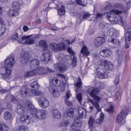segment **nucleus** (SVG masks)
I'll return each mask as SVG.
<instances>
[{"label": "nucleus", "instance_id": "1a4fd4ad", "mask_svg": "<svg viewBox=\"0 0 131 131\" xmlns=\"http://www.w3.org/2000/svg\"><path fill=\"white\" fill-rule=\"evenodd\" d=\"M40 63L39 61L37 59H34L31 60L29 64L30 68L34 70L37 69L39 66Z\"/></svg>", "mask_w": 131, "mask_h": 131}, {"label": "nucleus", "instance_id": "4be33fe9", "mask_svg": "<svg viewBox=\"0 0 131 131\" xmlns=\"http://www.w3.org/2000/svg\"><path fill=\"white\" fill-rule=\"evenodd\" d=\"M105 42L104 39L103 37H99L96 38L95 41V45L97 46H101Z\"/></svg>", "mask_w": 131, "mask_h": 131}, {"label": "nucleus", "instance_id": "b1692460", "mask_svg": "<svg viewBox=\"0 0 131 131\" xmlns=\"http://www.w3.org/2000/svg\"><path fill=\"white\" fill-rule=\"evenodd\" d=\"M16 113L19 114H22L25 113V108L23 106L20 105L16 104Z\"/></svg>", "mask_w": 131, "mask_h": 131}, {"label": "nucleus", "instance_id": "5fc2aeb1", "mask_svg": "<svg viewBox=\"0 0 131 131\" xmlns=\"http://www.w3.org/2000/svg\"><path fill=\"white\" fill-rule=\"evenodd\" d=\"M95 101H97V102L98 103V102H99L100 100L101 99V98L97 96L96 95V94H95V95H94L92 97Z\"/></svg>", "mask_w": 131, "mask_h": 131}, {"label": "nucleus", "instance_id": "58836bf2", "mask_svg": "<svg viewBox=\"0 0 131 131\" xmlns=\"http://www.w3.org/2000/svg\"><path fill=\"white\" fill-rule=\"evenodd\" d=\"M104 116V114L102 112H101L100 117L99 118L96 120V123L99 124H101L103 120Z\"/></svg>", "mask_w": 131, "mask_h": 131}, {"label": "nucleus", "instance_id": "680f3d73", "mask_svg": "<svg viewBox=\"0 0 131 131\" xmlns=\"http://www.w3.org/2000/svg\"><path fill=\"white\" fill-rule=\"evenodd\" d=\"M107 24L105 23H100L99 24V26L101 28H104L105 27L106 25Z\"/></svg>", "mask_w": 131, "mask_h": 131}, {"label": "nucleus", "instance_id": "f03ea898", "mask_svg": "<svg viewBox=\"0 0 131 131\" xmlns=\"http://www.w3.org/2000/svg\"><path fill=\"white\" fill-rule=\"evenodd\" d=\"M12 73V71L10 68L7 67H2L0 68V77L4 80L8 79Z\"/></svg>", "mask_w": 131, "mask_h": 131}, {"label": "nucleus", "instance_id": "9d476101", "mask_svg": "<svg viewBox=\"0 0 131 131\" xmlns=\"http://www.w3.org/2000/svg\"><path fill=\"white\" fill-rule=\"evenodd\" d=\"M15 61L13 57L8 58L5 60V64L7 66V68L12 67L15 63Z\"/></svg>", "mask_w": 131, "mask_h": 131}, {"label": "nucleus", "instance_id": "c756f323", "mask_svg": "<svg viewBox=\"0 0 131 131\" xmlns=\"http://www.w3.org/2000/svg\"><path fill=\"white\" fill-rule=\"evenodd\" d=\"M12 116V115L8 111H6L4 112L3 118L6 120L10 119Z\"/></svg>", "mask_w": 131, "mask_h": 131}, {"label": "nucleus", "instance_id": "f704fd0d", "mask_svg": "<svg viewBox=\"0 0 131 131\" xmlns=\"http://www.w3.org/2000/svg\"><path fill=\"white\" fill-rule=\"evenodd\" d=\"M36 73V71L35 70H33L32 71L26 72L25 73V76L26 77H28L30 76L35 75Z\"/></svg>", "mask_w": 131, "mask_h": 131}, {"label": "nucleus", "instance_id": "f257e3e1", "mask_svg": "<svg viewBox=\"0 0 131 131\" xmlns=\"http://www.w3.org/2000/svg\"><path fill=\"white\" fill-rule=\"evenodd\" d=\"M35 115L36 113L30 115V116L27 115H23L20 117V120L24 124L27 125L31 122H36L38 119Z\"/></svg>", "mask_w": 131, "mask_h": 131}, {"label": "nucleus", "instance_id": "49530a36", "mask_svg": "<svg viewBox=\"0 0 131 131\" xmlns=\"http://www.w3.org/2000/svg\"><path fill=\"white\" fill-rule=\"evenodd\" d=\"M32 94L36 96L40 95L42 93L41 92L36 90H32L31 91Z\"/></svg>", "mask_w": 131, "mask_h": 131}, {"label": "nucleus", "instance_id": "0e129e2a", "mask_svg": "<svg viewBox=\"0 0 131 131\" xmlns=\"http://www.w3.org/2000/svg\"><path fill=\"white\" fill-rule=\"evenodd\" d=\"M55 80L56 81V86H59L60 85V81L58 79H57L56 78H54Z\"/></svg>", "mask_w": 131, "mask_h": 131}, {"label": "nucleus", "instance_id": "a211bd4d", "mask_svg": "<svg viewBox=\"0 0 131 131\" xmlns=\"http://www.w3.org/2000/svg\"><path fill=\"white\" fill-rule=\"evenodd\" d=\"M78 110L79 115L80 117L85 118L87 115L85 109L81 107H79L78 108Z\"/></svg>", "mask_w": 131, "mask_h": 131}, {"label": "nucleus", "instance_id": "423d86ee", "mask_svg": "<svg viewBox=\"0 0 131 131\" xmlns=\"http://www.w3.org/2000/svg\"><path fill=\"white\" fill-rule=\"evenodd\" d=\"M99 86L97 88H93L91 87L88 89L87 90V92L89 94L90 96L92 97L95 94H97L100 91V89L102 88L103 87L100 86V83L98 84Z\"/></svg>", "mask_w": 131, "mask_h": 131}, {"label": "nucleus", "instance_id": "3c124183", "mask_svg": "<svg viewBox=\"0 0 131 131\" xmlns=\"http://www.w3.org/2000/svg\"><path fill=\"white\" fill-rule=\"evenodd\" d=\"M91 16V14L89 13H85L82 15V18L84 19H88Z\"/></svg>", "mask_w": 131, "mask_h": 131}, {"label": "nucleus", "instance_id": "c03bdc74", "mask_svg": "<svg viewBox=\"0 0 131 131\" xmlns=\"http://www.w3.org/2000/svg\"><path fill=\"white\" fill-rule=\"evenodd\" d=\"M94 122V119L91 117H90L88 122V124L89 125V127L90 129L92 128V127Z\"/></svg>", "mask_w": 131, "mask_h": 131}, {"label": "nucleus", "instance_id": "f3484780", "mask_svg": "<svg viewBox=\"0 0 131 131\" xmlns=\"http://www.w3.org/2000/svg\"><path fill=\"white\" fill-rule=\"evenodd\" d=\"M21 34L22 32L21 29H17L12 36V39L13 41H18L19 39L18 35H20Z\"/></svg>", "mask_w": 131, "mask_h": 131}, {"label": "nucleus", "instance_id": "39448f33", "mask_svg": "<svg viewBox=\"0 0 131 131\" xmlns=\"http://www.w3.org/2000/svg\"><path fill=\"white\" fill-rule=\"evenodd\" d=\"M50 51L48 49L44 50L43 53L40 57L41 61H43L44 63H47L50 60Z\"/></svg>", "mask_w": 131, "mask_h": 131}, {"label": "nucleus", "instance_id": "a878e982", "mask_svg": "<svg viewBox=\"0 0 131 131\" xmlns=\"http://www.w3.org/2000/svg\"><path fill=\"white\" fill-rule=\"evenodd\" d=\"M59 44L56 43H51L50 44L51 49L54 51H59Z\"/></svg>", "mask_w": 131, "mask_h": 131}, {"label": "nucleus", "instance_id": "6ab92c4d", "mask_svg": "<svg viewBox=\"0 0 131 131\" xmlns=\"http://www.w3.org/2000/svg\"><path fill=\"white\" fill-rule=\"evenodd\" d=\"M124 54V52L122 50L120 49L118 50L117 52V54L118 56L117 61L119 64L121 63L123 61V55Z\"/></svg>", "mask_w": 131, "mask_h": 131}, {"label": "nucleus", "instance_id": "603ef678", "mask_svg": "<svg viewBox=\"0 0 131 131\" xmlns=\"http://www.w3.org/2000/svg\"><path fill=\"white\" fill-rule=\"evenodd\" d=\"M62 122L63 123V125L65 126H67L70 124L69 120H63L62 121Z\"/></svg>", "mask_w": 131, "mask_h": 131}, {"label": "nucleus", "instance_id": "338daca9", "mask_svg": "<svg viewBox=\"0 0 131 131\" xmlns=\"http://www.w3.org/2000/svg\"><path fill=\"white\" fill-rule=\"evenodd\" d=\"M71 94L70 91H68L66 93V99H69L70 97L71 96Z\"/></svg>", "mask_w": 131, "mask_h": 131}, {"label": "nucleus", "instance_id": "dca6fc26", "mask_svg": "<svg viewBox=\"0 0 131 131\" xmlns=\"http://www.w3.org/2000/svg\"><path fill=\"white\" fill-rule=\"evenodd\" d=\"M127 115H125L124 112L122 111L118 115L116 122L119 123H121L123 121H124V119L125 116Z\"/></svg>", "mask_w": 131, "mask_h": 131}, {"label": "nucleus", "instance_id": "4468645a", "mask_svg": "<svg viewBox=\"0 0 131 131\" xmlns=\"http://www.w3.org/2000/svg\"><path fill=\"white\" fill-rule=\"evenodd\" d=\"M107 34L111 37L115 38L118 35V34L117 30L114 28H110L107 31Z\"/></svg>", "mask_w": 131, "mask_h": 131}, {"label": "nucleus", "instance_id": "de8ad7c7", "mask_svg": "<svg viewBox=\"0 0 131 131\" xmlns=\"http://www.w3.org/2000/svg\"><path fill=\"white\" fill-rule=\"evenodd\" d=\"M56 86L54 85H50L49 88V91L51 94H52L56 91Z\"/></svg>", "mask_w": 131, "mask_h": 131}, {"label": "nucleus", "instance_id": "6e6552de", "mask_svg": "<svg viewBox=\"0 0 131 131\" xmlns=\"http://www.w3.org/2000/svg\"><path fill=\"white\" fill-rule=\"evenodd\" d=\"M38 103L40 106L43 108L48 107L49 104V101L43 97H41L39 99Z\"/></svg>", "mask_w": 131, "mask_h": 131}, {"label": "nucleus", "instance_id": "aec40b11", "mask_svg": "<svg viewBox=\"0 0 131 131\" xmlns=\"http://www.w3.org/2000/svg\"><path fill=\"white\" fill-rule=\"evenodd\" d=\"M87 101L88 102L91 103L95 106L97 111L96 113L98 112L101 111V109L99 105L96 101H93V100L90 98L87 99Z\"/></svg>", "mask_w": 131, "mask_h": 131}, {"label": "nucleus", "instance_id": "4c0bfd02", "mask_svg": "<svg viewBox=\"0 0 131 131\" xmlns=\"http://www.w3.org/2000/svg\"><path fill=\"white\" fill-rule=\"evenodd\" d=\"M74 108L71 107L67 112V115L69 117L72 118L73 117V112Z\"/></svg>", "mask_w": 131, "mask_h": 131}, {"label": "nucleus", "instance_id": "2eb2a0df", "mask_svg": "<svg viewBox=\"0 0 131 131\" xmlns=\"http://www.w3.org/2000/svg\"><path fill=\"white\" fill-rule=\"evenodd\" d=\"M54 68L56 70L59 71L61 73L65 71L67 68L66 66L60 63H56L54 64Z\"/></svg>", "mask_w": 131, "mask_h": 131}, {"label": "nucleus", "instance_id": "412c9836", "mask_svg": "<svg viewBox=\"0 0 131 131\" xmlns=\"http://www.w3.org/2000/svg\"><path fill=\"white\" fill-rule=\"evenodd\" d=\"M52 116L56 119L60 118L61 114L60 112L57 110H53L52 111Z\"/></svg>", "mask_w": 131, "mask_h": 131}, {"label": "nucleus", "instance_id": "473e14b6", "mask_svg": "<svg viewBox=\"0 0 131 131\" xmlns=\"http://www.w3.org/2000/svg\"><path fill=\"white\" fill-rule=\"evenodd\" d=\"M77 82L75 84V86L77 87L75 91L78 90L79 89L81 88V84L82 83L81 82V80L80 78H79L77 79Z\"/></svg>", "mask_w": 131, "mask_h": 131}, {"label": "nucleus", "instance_id": "0eeeda50", "mask_svg": "<svg viewBox=\"0 0 131 131\" xmlns=\"http://www.w3.org/2000/svg\"><path fill=\"white\" fill-rule=\"evenodd\" d=\"M111 54V50L105 47H102L100 49V55L104 58L110 57Z\"/></svg>", "mask_w": 131, "mask_h": 131}, {"label": "nucleus", "instance_id": "a19ab883", "mask_svg": "<svg viewBox=\"0 0 131 131\" xmlns=\"http://www.w3.org/2000/svg\"><path fill=\"white\" fill-rule=\"evenodd\" d=\"M30 85L31 88H35V89H37L39 87L38 83L36 81H34L32 82H31Z\"/></svg>", "mask_w": 131, "mask_h": 131}, {"label": "nucleus", "instance_id": "774afa93", "mask_svg": "<svg viewBox=\"0 0 131 131\" xmlns=\"http://www.w3.org/2000/svg\"><path fill=\"white\" fill-rule=\"evenodd\" d=\"M65 103L67 105L69 106H71L72 105L71 103L69 101L68 99H66Z\"/></svg>", "mask_w": 131, "mask_h": 131}, {"label": "nucleus", "instance_id": "a18cd8bd", "mask_svg": "<svg viewBox=\"0 0 131 131\" xmlns=\"http://www.w3.org/2000/svg\"><path fill=\"white\" fill-rule=\"evenodd\" d=\"M114 6L116 8L120 9H123L124 7L123 4L119 3H116L115 5Z\"/></svg>", "mask_w": 131, "mask_h": 131}, {"label": "nucleus", "instance_id": "e2e57ef3", "mask_svg": "<svg viewBox=\"0 0 131 131\" xmlns=\"http://www.w3.org/2000/svg\"><path fill=\"white\" fill-rule=\"evenodd\" d=\"M63 56V55L62 54H61L58 58V60L59 62H62L64 60V58L62 57Z\"/></svg>", "mask_w": 131, "mask_h": 131}, {"label": "nucleus", "instance_id": "e433bc0d", "mask_svg": "<svg viewBox=\"0 0 131 131\" xmlns=\"http://www.w3.org/2000/svg\"><path fill=\"white\" fill-rule=\"evenodd\" d=\"M37 71L39 74H45L47 73V69L46 68L41 67Z\"/></svg>", "mask_w": 131, "mask_h": 131}, {"label": "nucleus", "instance_id": "ddd939ff", "mask_svg": "<svg viewBox=\"0 0 131 131\" xmlns=\"http://www.w3.org/2000/svg\"><path fill=\"white\" fill-rule=\"evenodd\" d=\"M102 65H103L105 69L111 70L113 68V64L109 61L105 60L102 62Z\"/></svg>", "mask_w": 131, "mask_h": 131}, {"label": "nucleus", "instance_id": "c85d7f7f", "mask_svg": "<svg viewBox=\"0 0 131 131\" xmlns=\"http://www.w3.org/2000/svg\"><path fill=\"white\" fill-rule=\"evenodd\" d=\"M81 52L82 53L83 56H85L89 55L90 53L85 46H84L82 48Z\"/></svg>", "mask_w": 131, "mask_h": 131}, {"label": "nucleus", "instance_id": "69168bd1", "mask_svg": "<svg viewBox=\"0 0 131 131\" xmlns=\"http://www.w3.org/2000/svg\"><path fill=\"white\" fill-rule=\"evenodd\" d=\"M18 129L19 131H25L24 126H19L18 127Z\"/></svg>", "mask_w": 131, "mask_h": 131}, {"label": "nucleus", "instance_id": "f8f14e48", "mask_svg": "<svg viewBox=\"0 0 131 131\" xmlns=\"http://www.w3.org/2000/svg\"><path fill=\"white\" fill-rule=\"evenodd\" d=\"M46 111L44 110H37L36 111V115L38 119H43L46 117Z\"/></svg>", "mask_w": 131, "mask_h": 131}, {"label": "nucleus", "instance_id": "37998d69", "mask_svg": "<svg viewBox=\"0 0 131 131\" xmlns=\"http://www.w3.org/2000/svg\"><path fill=\"white\" fill-rule=\"evenodd\" d=\"M73 58L72 59L71 64L73 67H74L76 66L77 62V57L73 55Z\"/></svg>", "mask_w": 131, "mask_h": 131}, {"label": "nucleus", "instance_id": "393cba45", "mask_svg": "<svg viewBox=\"0 0 131 131\" xmlns=\"http://www.w3.org/2000/svg\"><path fill=\"white\" fill-rule=\"evenodd\" d=\"M107 42L109 43H111L115 45L116 47H118L120 46L119 42L118 40L116 39L110 38L107 40Z\"/></svg>", "mask_w": 131, "mask_h": 131}, {"label": "nucleus", "instance_id": "052dcab7", "mask_svg": "<svg viewBox=\"0 0 131 131\" xmlns=\"http://www.w3.org/2000/svg\"><path fill=\"white\" fill-rule=\"evenodd\" d=\"M67 51L70 53L72 56L74 55V52L71 48L69 47H68L67 49Z\"/></svg>", "mask_w": 131, "mask_h": 131}, {"label": "nucleus", "instance_id": "cd10ccee", "mask_svg": "<svg viewBox=\"0 0 131 131\" xmlns=\"http://www.w3.org/2000/svg\"><path fill=\"white\" fill-rule=\"evenodd\" d=\"M19 92L20 94L26 95L28 94V89L26 86H24L22 87Z\"/></svg>", "mask_w": 131, "mask_h": 131}, {"label": "nucleus", "instance_id": "9b49d317", "mask_svg": "<svg viewBox=\"0 0 131 131\" xmlns=\"http://www.w3.org/2000/svg\"><path fill=\"white\" fill-rule=\"evenodd\" d=\"M106 17L107 19L112 23L115 24L118 22L117 17L114 13H108Z\"/></svg>", "mask_w": 131, "mask_h": 131}, {"label": "nucleus", "instance_id": "7c9ffc66", "mask_svg": "<svg viewBox=\"0 0 131 131\" xmlns=\"http://www.w3.org/2000/svg\"><path fill=\"white\" fill-rule=\"evenodd\" d=\"M65 7L63 5L61 6L58 10V14L60 16H61L65 14Z\"/></svg>", "mask_w": 131, "mask_h": 131}, {"label": "nucleus", "instance_id": "72a5a7b5", "mask_svg": "<svg viewBox=\"0 0 131 131\" xmlns=\"http://www.w3.org/2000/svg\"><path fill=\"white\" fill-rule=\"evenodd\" d=\"M21 5L17 2H15L13 3L12 5V7L14 9L18 10L20 8Z\"/></svg>", "mask_w": 131, "mask_h": 131}, {"label": "nucleus", "instance_id": "c9c22d12", "mask_svg": "<svg viewBox=\"0 0 131 131\" xmlns=\"http://www.w3.org/2000/svg\"><path fill=\"white\" fill-rule=\"evenodd\" d=\"M79 122H76L73 123L71 126V128L72 129L75 130L79 129L80 128Z\"/></svg>", "mask_w": 131, "mask_h": 131}, {"label": "nucleus", "instance_id": "864d4df0", "mask_svg": "<svg viewBox=\"0 0 131 131\" xmlns=\"http://www.w3.org/2000/svg\"><path fill=\"white\" fill-rule=\"evenodd\" d=\"M0 30L2 32H5L6 30V26L4 24L0 25Z\"/></svg>", "mask_w": 131, "mask_h": 131}, {"label": "nucleus", "instance_id": "ea45409f", "mask_svg": "<svg viewBox=\"0 0 131 131\" xmlns=\"http://www.w3.org/2000/svg\"><path fill=\"white\" fill-rule=\"evenodd\" d=\"M39 46L44 47L45 48H46L48 47V45L45 41L44 40H41L39 42Z\"/></svg>", "mask_w": 131, "mask_h": 131}, {"label": "nucleus", "instance_id": "6e6d98bb", "mask_svg": "<svg viewBox=\"0 0 131 131\" xmlns=\"http://www.w3.org/2000/svg\"><path fill=\"white\" fill-rule=\"evenodd\" d=\"M52 94L54 97H58L60 95V93L57 91H56Z\"/></svg>", "mask_w": 131, "mask_h": 131}, {"label": "nucleus", "instance_id": "09e8293b", "mask_svg": "<svg viewBox=\"0 0 131 131\" xmlns=\"http://www.w3.org/2000/svg\"><path fill=\"white\" fill-rule=\"evenodd\" d=\"M59 51L65 49L67 47V46L65 43H62L60 45L59 44Z\"/></svg>", "mask_w": 131, "mask_h": 131}, {"label": "nucleus", "instance_id": "79ce46f5", "mask_svg": "<svg viewBox=\"0 0 131 131\" xmlns=\"http://www.w3.org/2000/svg\"><path fill=\"white\" fill-rule=\"evenodd\" d=\"M35 42V39L33 38H29L26 40L25 44L31 45L34 43Z\"/></svg>", "mask_w": 131, "mask_h": 131}, {"label": "nucleus", "instance_id": "5701e85b", "mask_svg": "<svg viewBox=\"0 0 131 131\" xmlns=\"http://www.w3.org/2000/svg\"><path fill=\"white\" fill-rule=\"evenodd\" d=\"M131 39V28H127V32L125 35V40L126 42L129 43V41Z\"/></svg>", "mask_w": 131, "mask_h": 131}, {"label": "nucleus", "instance_id": "bb28decb", "mask_svg": "<svg viewBox=\"0 0 131 131\" xmlns=\"http://www.w3.org/2000/svg\"><path fill=\"white\" fill-rule=\"evenodd\" d=\"M7 14L9 16L12 17L17 16L18 15L17 12L14 9H11L8 10Z\"/></svg>", "mask_w": 131, "mask_h": 131}, {"label": "nucleus", "instance_id": "4d7b16f0", "mask_svg": "<svg viewBox=\"0 0 131 131\" xmlns=\"http://www.w3.org/2000/svg\"><path fill=\"white\" fill-rule=\"evenodd\" d=\"M113 106L112 105H110V107L109 109L106 110L107 111L109 112L110 113H112L113 111Z\"/></svg>", "mask_w": 131, "mask_h": 131}, {"label": "nucleus", "instance_id": "20e7f679", "mask_svg": "<svg viewBox=\"0 0 131 131\" xmlns=\"http://www.w3.org/2000/svg\"><path fill=\"white\" fill-rule=\"evenodd\" d=\"M30 55L28 52L22 51L20 55V62L23 64L27 63L29 61Z\"/></svg>", "mask_w": 131, "mask_h": 131}, {"label": "nucleus", "instance_id": "8fccbe9b", "mask_svg": "<svg viewBox=\"0 0 131 131\" xmlns=\"http://www.w3.org/2000/svg\"><path fill=\"white\" fill-rule=\"evenodd\" d=\"M76 97L79 103L81 104V102L82 99L81 94L79 93L77 94L76 95Z\"/></svg>", "mask_w": 131, "mask_h": 131}, {"label": "nucleus", "instance_id": "2f4dec72", "mask_svg": "<svg viewBox=\"0 0 131 131\" xmlns=\"http://www.w3.org/2000/svg\"><path fill=\"white\" fill-rule=\"evenodd\" d=\"M9 129V127L7 125L3 123L0 124V131H7Z\"/></svg>", "mask_w": 131, "mask_h": 131}, {"label": "nucleus", "instance_id": "7ed1b4c3", "mask_svg": "<svg viewBox=\"0 0 131 131\" xmlns=\"http://www.w3.org/2000/svg\"><path fill=\"white\" fill-rule=\"evenodd\" d=\"M98 77L100 79L107 78L108 76V73L107 71L105 70L102 66H99L96 69Z\"/></svg>", "mask_w": 131, "mask_h": 131}, {"label": "nucleus", "instance_id": "13d9d810", "mask_svg": "<svg viewBox=\"0 0 131 131\" xmlns=\"http://www.w3.org/2000/svg\"><path fill=\"white\" fill-rule=\"evenodd\" d=\"M119 77L118 75L116 76L115 78L114 82L115 84H118L119 81Z\"/></svg>", "mask_w": 131, "mask_h": 131}, {"label": "nucleus", "instance_id": "bf43d9fd", "mask_svg": "<svg viewBox=\"0 0 131 131\" xmlns=\"http://www.w3.org/2000/svg\"><path fill=\"white\" fill-rule=\"evenodd\" d=\"M75 1L77 3L80 5H81L83 6H86V5L82 4L81 0H75Z\"/></svg>", "mask_w": 131, "mask_h": 131}]
</instances>
